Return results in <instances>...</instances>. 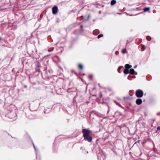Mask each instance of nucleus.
<instances>
[{
	"label": "nucleus",
	"mask_w": 160,
	"mask_h": 160,
	"mask_svg": "<svg viewBox=\"0 0 160 160\" xmlns=\"http://www.w3.org/2000/svg\"><path fill=\"white\" fill-rule=\"evenodd\" d=\"M145 49V46L144 45L142 46V51H143Z\"/></svg>",
	"instance_id": "ddd939ff"
},
{
	"label": "nucleus",
	"mask_w": 160,
	"mask_h": 160,
	"mask_svg": "<svg viewBox=\"0 0 160 160\" xmlns=\"http://www.w3.org/2000/svg\"><path fill=\"white\" fill-rule=\"evenodd\" d=\"M130 73L131 74H133L134 73V70L132 69L131 68L130 70Z\"/></svg>",
	"instance_id": "0eeeda50"
},
{
	"label": "nucleus",
	"mask_w": 160,
	"mask_h": 160,
	"mask_svg": "<svg viewBox=\"0 0 160 160\" xmlns=\"http://www.w3.org/2000/svg\"><path fill=\"white\" fill-rule=\"evenodd\" d=\"M146 38L149 41L151 40V38L149 36H147L146 37Z\"/></svg>",
	"instance_id": "9b49d317"
},
{
	"label": "nucleus",
	"mask_w": 160,
	"mask_h": 160,
	"mask_svg": "<svg viewBox=\"0 0 160 160\" xmlns=\"http://www.w3.org/2000/svg\"><path fill=\"white\" fill-rule=\"evenodd\" d=\"M136 95L138 98H141L142 97L143 93L142 91L138 89L136 92Z\"/></svg>",
	"instance_id": "f03ea898"
},
{
	"label": "nucleus",
	"mask_w": 160,
	"mask_h": 160,
	"mask_svg": "<svg viewBox=\"0 0 160 160\" xmlns=\"http://www.w3.org/2000/svg\"><path fill=\"white\" fill-rule=\"evenodd\" d=\"M116 3V1L115 0H112L111 2V5H113Z\"/></svg>",
	"instance_id": "6e6552de"
},
{
	"label": "nucleus",
	"mask_w": 160,
	"mask_h": 160,
	"mask_svg": "<svg viewBox=\"0 0 160 160\" xmlns=\"http://www.w3.org/2000/svg\"><path fill=\"white\" fill-rule=\"evenodd\" d=\"M119 70H120V69L119 68H118V71L119 72H119Z\"/></svg>",
	"instance_id": "a211bd4d"
},
{
	"label": "nucleus",
	"mask_w": 160,
	"mask_h": 160,
	"mask_svg": "<svg viewBox=\"0 0 160 160\" xmlns=\"http://www.w3.org/2000/svg\"><path fill=\"white\" fill-rule=\"evenodd\" d=\"M124 73L126 74H128L129 73V71L128 69L125 68L123 71Z\"/></svg>",
	"instance_id": "423d86ee"
},
{
	"label": "nucleus",
	"mask_w": 160,
	"mask_h": 160,
	"mask_svg": "<svg viewBox=\"0 0 160 160\" xmlns=\"http://www.w3.org/2000/svg\"><path fill=\"white\" fill-rule=\"evenodd\" d=\"M142 102V101L141 99H138L136 100V103L138 105H140Z\"/></svg>",
	"instance_id": "20e7f679"
},
{
	"label": "nucleus",
	"mask_w": 160,
	"mask_h": 160,
	"mask_svg": "<svg viewBox=\"0 0 160 160\" xmlns=\"http://www.w3.org/2000/svg\"><path fill=\"white\" fill-rule=\"evenodd\" d=\"M157 130H160V126H158L157 128Z\"/></svg>",
	"instance_id": "f3484780"
},
{
	"label": "nucleus",
	"mask_w": 160,
	"mask_h": 160,
	"mask_svg": "<svg viewBox=\"0 0 160 160\" xmlns=\"http://www.w3.org/2000/svg\"><path fill=\"white\" fill-rule=\"evenodd\" d=\"M115 53L116 55H118V54L119 53V52L118 51H116L115 52Z\"/></svg>",
	"instance_id": "dca6fc26"
},
{
	"label": "nucleus",
	"mask_w": 160,
	"mask_h": 160,
	"mask_svg": "<svg viewBox=\"0 0 160 160\" xmlns=\"http://www.w3.org/2000/svg\"><path fill=\"white\" fill-rule=\"evenodd\" d=\"M103 36V35L102 34H100L98 35V38H99Z\"/></svg>",
	"instance_id": "4468645a"
},
{
	"label": "nucleus",
	"mask_w": 160,
	"mask_h": 160,
	"mask_svg": "<svg viewBox=\"0 0 160 160\" xmlns=\"http://www.w3.org/2000/svg\"><path fill=\"white\" fill-rule=\"evenodd\" d=\"M122 53H125L127 52V50L125 49H123L122 51Z\"/></svg>",
	"instance_id": "9d476101"
},
{
	"label": "nucleus",
	"mask_w": 160,
	"mask_h": 160,
	"mask_svg": "<svg viewBox=\"0 0 160 160\" xmlns=\"http://www.w3.org/2000/svg\"><path fill=\"white\" fill-rule=\"evenodd\" d=\"M150 8H146L144 9V12H145L148 11L149 10Z\"/></svg>",
	"instance_id": "1a4fd4ad"
},
{
	"label": "nucleus",
	"mask_w": 160,
	"mask_h": 160,
	"mask_svg": "<svg viewBox=\"0 0 160 160\" xmlns=\"http://www.w3.org/2000/svg\"><path fill=\"white\" fill-rule=\"evenodd\" d=\"M78 67H79V68L80 69H82L83 68V66H82V65L81 64H79V65H78Z\"/></svg>",
	"instance_id": "f8f14e48"
},
{
	"label": "nucleus",
	"mask_w": 160,
	"mask_h": 160,
	"mask_svg": "<svg viewBox=\"0 0 160 160\" xmlns=\"http://www.w3.org/2000/svg\"><path fill=\"white\" fill-rule=\"evenodd\" d=\"M114 102L116 103V104L118 106H119L120 107L121 106L120 104L119 103H118V102H116L115 101H114Z\"/></svg>",
	"instance_id": "2eb2a0df"
},
{
	"label": "nucleus",
	"mask_w": 160,
	"mask_h": 160,
	"mask_svg": "<svg viewBox=\"0 0 160 160\" xmlns=\"http://www.w3.org/2000/svg\"><path fill=\"white\" fill-rule=\"evenodd\" d=\"M58 8L57 6H54L52 8V12L54 14H56L58 12Z\"/></svg>",
	"instance_id": "7ed1b4c3"
},
{
	"label": "nucleus",
	"mask_w": 160,
	"mask_h": 160,
	"mask_svg": "<svg viewBox=\"0 0 160 160\" xmlns=\"http://www.w3.org/2000/svg\"><path fill=\"white\" fill-rule=\"evenodd\" d=\"M125 67L126 69H128L132 67V66L127 64L125 65Z\"/></svg>",
	"instance_id": "39448f33"
},
{
	"label": "nucleus",
	"mask_w": 160,
	"mask_h": 160,
	"mask_svg": "<svg viewBox=\"0 0 160 160\" xmlns=\"http://www.w3.org/2000/svg\"><path fill=\"white\" fill-rule=\"evenodd\" d=\"M82 132L83 133L85 140H87L89 142H91L92 140V137L89 135L91 131L88 129H82Z\"/></svg>",
	"instance_id": "f257e3e1"
}]
</instances>
